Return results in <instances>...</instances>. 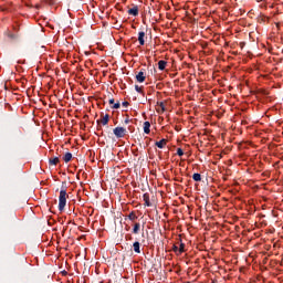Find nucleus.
<instances>
[{
  "instance_id": "obj_1",
  "label": "nucleus",
  "mask_w": 283,
  "mask_h": 283,
  "mask_svg": "<svg viewBox=\"0 0 283 283\" xmlns=\"http://www.w3.org/2000/svg\"><path fill=\"white\" fill-rule=\"evenodd\" d=\"M70 196L67 195V190L65 188H62L60 190V196H59V210L63 211L65 209V205H67V199Z\"/></svg>"
},
{
  "instance_id": "obj_2",
  "label": "nucleus",
  "mask_w": 283,
  "mask_h": 283,
  "mask_svg": "<svg viewBox=\"0 0 283 283\" xmlns=\"http://www.w3.org/2000/svg\"><path fill=\"white\" fill-rule=\"evenodd\" d=\"M113 134L116 138H125V136H127V129L125 127L117 126L113 129Z\"/></svg>"
},
{
  "instance_id": "obj_3",
  "label": "nucleus",
  "mask_w": 283,
  "mask_h": 283,
  "mask_svg": "<svg viewBox=\"0 0 283 283\" xmlns=\"http://www.w3.org/2000/svg\"><path fill=\"white\" fill-rule=\"evenodd\" d=\"M156 107L157 114H165L167 112V102H157Z\"/></svg>"
},
{
  "instance_id": "obj_4",
  "label": "nucleus",
  "mask_w": 283,
  "mask_h": 283,
  "mask_svg": "<svg viewBox=\"0 0 283 283\" xmlns=\"http://www.w3.org/2000/svg\"><path fill=\"white\" fill-rule=\"evenodd\" d=\"M97 125H105L109 124V114H103L101 113V118L96 120Z\"/></svg>"
},
{
  "instance_id": "obj_5",
  "label": "nucleus",
  "mask_w": 283,
  "mask_h": 283,
  "mask_svg": "<svg viewBox=\"0 0 283 283\" xmlns=\"http://www.w3.org/2000/svg\"><path fill=\"white\" fill-rule=\"evenodd\" d=\"M137 83H145L147 78V73L145 72V69H142L138 74L135 76Z\"/></svg>"
},
{
  "instance_id": "obj_6",
  "label": "nucleus",
  "mask_w": 283,
  "mask_h": 283,
  "mask_svg": "<svg viewBox=\"0 0 283 283\" xmlns=\"http://www.w3.org/2000/svg\"><path fill=\"white\" fill-rule=\"evenodd\" d=\"M143 200H144V207H151V201H150L149 192H145L143 195Z\"/></svg>"
},
{
  "instance_id": "obj_7",
  "label": "nucleus",
  "mask_w": 283,
  "mask_h": 283,
  "mask_svg": "<svg viewBox=\"0 0 283 283\" xmlns=\"http://www.w3.org/2000/svg\"><path fill=\"white\" fill-rule=\"evenodd\" d=\"M167 143L168 140L166 138H163L159 142L155 143V146L158 147V149H165V147H167Z\"/></svg>"
},
{
  "instance_id": "obj_8",
  "label": "nucleus",
  "mask_w": 283,
  "mask_h": 283,
  "mask_svg": "<svg viewBox=\"0 0 283 283\" xmlns=\"http://www.w3.org/2000/svg\"><path fill=\"white\" fill-rule=\"evenodd\" d=\"M127 12L130 17H138V6H134Z\"/></svg>"
},
{
  "instance_id": "obj_9",
  "label": "nucleus",
  "mask_w": 283,
  "mask_h": 283,
  "mask_svg": "<svg viewBox=\"0 0 283 283\" xmlns=\"http://www.w3.org/2000/svg\"><path fill=\"white\" fill-rule=\"evenodd\" d=\"M144 134H151V123L149 122L144 123Z\"/></svg>"
},
{
  "instance_id": "obj_10",
  "label": "nucleus",
  "mask_w": 283,
  "mask_h": 283,
  "mask_svg": "<svg viewBox=\"0 0 283 283\" xmlns=\"http://www.w3.org/2000/svg\"><path fill=\"white\" fill-rule=\"evenodd\" d=\"M138 41H139V45H145V32L140 31L138 33Z\"/></svg>"
},
{
  "instance_id": "obj_11",
  "label": "nucleus",
  "mask_w": 283,
  "mask_h": 283,
  "mask_svg": "<svg viewBox=\"0 0 283 283\" xmlns=\"http://www.w3.org/2000/svg\"><path fill=\"white\" fill-rule=\"evenodd\" d=\"M60 163H61V159H59V157L49 159V165H53L54 167H56V165H59Z\"/></svg>"
},
{
  "instance_id": "obj_12",
  "label": "nucleus",
  "mask_w": 283,
  "mask_h": 283,
  "mask_svg": "<svg viewBox=\"0 0 283 283\" xmlns=\"http://www.w3.org/2000/svg\"><path fill=\"white\" fill-rule=\"evenodd\" d=\"M166 67H167V61L160 60L158 62V70H160L163 72Z\"/></svg>"
},
{
  "instance_id": "obj_13",
  "label": "nucleus",
  "mask_w": 283,
  "mask_h": 283,
  "mask_svg": "<svg viewBox=\"0 0 283 283\" xmlns=\"http://www.w3.org/2000/svg\"><path fill=\"white\" fill-rule=\"evenodd\" d=\"M179 255H182V253H185V243L182 242V238L179 237Z\"/></svg>"
},
{
  "instance_id": "obj_14",
  "label": "nucleus",
  "mask_w": 283,
  "mask_h": 283,
  "mask_svg": "<svg viewBox=\"0 0 283 283\" xmlns=\"http://www.w3.org/2000/svg\"><path fill=\"white\" fill-rule=\"evenodd\" d=\"M133 249H134L135 253H140V242L135 241L133 243Z\"/></svg>"
},
{
  "instance_id": "obj_15",
  "label": "nucleus",
  "mask_w": 283,
  "mask_h": 283,
  "mask_svg": "<svg viewBox=\"0 0 283 283\" xmlns=\"http://www.w3.org/2000/svg\"><path fill=\"white\" fill-rule=\"evenodd\" d=\"M192 180H195V182H200L202 180V175L195 172L192 175Z\"/></svg>"
},
{
  "instance_id": "obj_16",
  "label": "nucleus",
  "mask_w": 283,
  "mask_h": 283,
  "mask_svg": "<svg viewBox=\"0 0 283 283\" xmlns=\"http://www.w3.org/2000/svg\"><path fill=\"white\" fill-rule=\"evenodd\" d=\"M128 220H130L132 222H134V220H138V216H136L135 211L129 212Z\"/></svg>"
},
{
  "instance_id": "obj_17",
  "label": "nucleus",
  "mask_w": 283,
  "mask_h": 283,
  "mask_svg": "<svg viewBox=\"0 0 283 283\" xmlns=\"http://www.w3.org/2000/svg\"><path fill=\"white\" fill-rule=\"evenodd\" d=\"M63 160L64 163H70V160H72V153H65Z\"/></svg>"
},
{
  "instance_id": "obj_18",
  "label": "nucleus",
  "mask_w": 283,
  "mask_h": 283,
  "mask_svg": "<svg viewBox=\"0 0 283 283\" xmlns=\"http://www.w3.org/2000/svg\"><path fill=\"white\" fill-rule=\"evenodd\" d=\"M138 231H140V223L137 222V223L134 224L133 233L137 234Z\"/></svg>"
},
{
  "instance_id": "obj_19",
  "label": "nucleus",
  "mask_w": 283,
  "mask_h": 283,
  "mask_svg": "<svg viewBox=\"0 0 283 283\" xmlns=\"http://www.w3.org/2000/svg\"><path fill=\"white\" fill-rule=\"evenodd\" d=\"M135 91L138 93V94H144V90H143V86H138V85H135Z\"/></svg>"
},
{
  "instance_id": "obj_20",
  "label": "nucleus",
  "mask_w": 283,
  "mask_h": 283,
  "mask_svg": "<svg viewBox=\"0 0 283 283\" xmlns=\"http://www.w3.org/2000/svg\"><path fill=\"white\" fill-rule=\"evenodd\" d=\"M179 249H180V248H178L177 244H174V245H172V251H174V253H176L177 255H180V254H179Z\"/></svg>"
},
{
  "instance_id": "obj_21",
  "label": "nucleus",
  "mask_w": 283,
  "mask_h": 283,
  "mask_svg": "<svg viewBox=\"0 0 283 283\" xmlns=\"http://www.w3.org/2000/svg\"><path fill=\"white\" fill-rule=\"evenodd\" d=\"M177 156H185V150H182V148H177Z\"/></svg>"
},
{
  "instance_id": "obj_22",
  "label": "nucleus",
  "mask_w": 283,
  "mask_h": 283,
  "mask_svg": "<svg viewBox=\"0 0 283 283\" xmlns=\"http://www.w3.org/2000/svg\"><path fill=\"white\" fill-rule=\"evenodd\" d=\"M120 108V103H115L114 105H113V109H119Z\"/></svg>"
},
{
  "instance_id": "obj_23",
  "label": "nucleus",
  "mask_w": 283,
  "mask_h": 283,
  "mask_svg": "<svg viewBox=\"0 0 283 283\" xmlns=\"http://www.w3.org/2000/svg\"><path fill=\"white\" fill-rule=\"evenodd\" d=\"M123 107H129V102L125 101L122 103Z\"/></svg>"
},
{
  "instance_id": "obj_24",
  "label": "nucleus",
  "mask_w": 283,
  "mask_h": 283,
  "mask_svg": "<svg viewBox=\"0 0 283 283\" xmlns=\"http://www.w3.org/2000/svg\"><path fill=\"white\" fill-rule=\"evenodd\" d=\"M108 103H109V105H114V98H111V99L108 101Z\"/></svg>"
},
{
  "instance_id": "obj_25",
  "label": "nucleus",
  "mask_w": 283,
  "mask_h": 283,
  "mask_svg": "<svg viewBox=\"0 0 283 283\" xmlns=\"http://www.w3.org/2000/svg\"><path fill=\"white\" fill-rule=\"evenodd\" d=\"M256 1V3H262V1H264V0H255Z\"/></svg>"
},
{
  "instance_id": "obj_26",
  "label": "nucleus",
  "mask_w": 283,
  "mask_h": 283,
  "mask_svg": "<svg viewBox=\"0 0 283 283\" xmlns=\"http://www.w3.org/2000/svg\"><path fill=\"white\" fill-rule=\"evenodd\" d=\"M62 273H63L64 275H67V272H65V271H63Z\"/></svg>"
}]
</instances>
